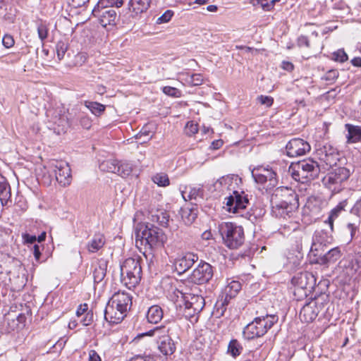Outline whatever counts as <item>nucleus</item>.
<instances>
[{
    "instance_id": "f257e3e1",
    "label": "nucleus",
    "mask_w": 361,
    "mask_h": 361,
    "mask_svg": "<svg viewBox=\"0 0 361 361\" xmlns=\"http://www.w3.org/2000/svg\"><path fill=\"white\" fill-rule=\"evenodd\" d=\"M46 172L42 176L44 184L49 185L55 179L61 185H68L71 182V171L68 163L63 161H52L44 166Z\"/></svg>"
},
{
    "instance_id": "f03ea898",
    "label": "nucleus",
    "mask_w": 361,
    "mask_h": 361,
    "mask_svg": "<svg viewBox=\"0 0 361 361\" xmlns=\"http://www.w3.org/2000/svg\"><path fill=\"white\" fill-rule=\"evenodd\" d=\"M319 172L318 163L311 159L292 163L288 169L292 178L302 183L317 178Z\"/></svg>"
},
{
    "instance_id": "7ed1b4c3",
    "label": "nucleus",
    "mask_w": 361,
    "mask_h": 361,
    "mask_svg": "<svg viewBox=\"0 0 361 361\" xmlns=\"http://www.w3.org/2000/svg\"><path fill=\"white\" fill-rule=\"evenodd\" d=\"M142 278V268L138 258H128L121 265V281L128 288H135Z\"/></svg>"
},
{
    "instance_id": "20e7f679",
    "label": "nucleus",
    "mask_w": 361,
    "mask_h": 361,
    "mask_svg": "<svg viewBox=\"0 0 361 361\" xmlns=\"http://www.w3.org/2000/svg\"><path fill=\"white\" fill-rule=\"evenodd\" d=\"M219 231L224 243L230 249H238L245 241L243 228L231 222H222L219 225Z\"/></svg>"
},
{
    "instance_id": "39448f33",
    "label": "nucleus",
    "mask_w": 361,
    "mask_h": 361,
    "mask_svg": "<svg viewBox=\"0 0 361 361\" xmlns=\"http://www.w3.org/2000/svg\"><path fill=\"white\" fill-rule=\"evenodd\" d=\"M278 316L275 314L257 317L244 328L243 336L247 339L261 337L278 322Z\"/></svg>"
},
{
    "instance_id": "423d86ee",
    "label": "nucleus",
    "mask_w": 361,
    "mask_h": 361,
    "mask_svg": "<svg viewBox=\"0 0 361 361\" xmlns=\"http://www.w3.org/2000/svg\"><path fill=\"white\" fill-rule=\"evenodd\" d=\"M350 175V169L345 167H338L329 171L323 178L322 183L332 192L338 193L345 187Z\"/></svg>"
},
{
    "instance_id": "0eeeda50",
    "label": "nucleus",
    "mask_w": 361,
    "mask_h": 361,
    "mask_svg": "<svg viewBox=\"0 0 361 361\" xmlns=\"http://www.w3.org/2000/svg\"><path fill=\"white\" fill-rule=\"evenodd\" d=\"M136 238H140L151 250L164 247L167 241V235L162 229L153 225H146L140 233H136Z\"/></svg>"
},
{
    "instance_id": "6e6552de",
    "label": "nucleus",
    "mask_w": 361,
    "mask_h": 361,
    "mask_svg": "<svg viewBox=\"0 0 361 361\" xmlns=\"http://www.w3.org/2000/svg\"><path fill=\"white\" fill-rule=\"evenodd\" d=\"M169 329L165 326H156L153 329L143 334L145 336H156L158 338V349L164 355H171L176 350V345L169 335Z\"/></svg>"
},
{
    "instance_id": "1a4fd4ad",
    "label": "nucleus",
    "mask_w": 361,
    "mask_h": 361,
    "mask_svg": "<svg viewBox=\"0 0 361 361\" xmlns=\"http://www.w3.org/2000/svg\"><path fill=\"white\" fill-rule=\"evenodd\" d=\"M255 181L263 185L267 190H271L278 184L277 174L271 168L257 166L252 171Z\"/></svg>"
},
{
    "instance_id": "9d476101",
    "label": "nucleus",
    "mask_w": 361,
    "mask_h": 361,
    "mask_svg": "<svg viewBox=\"0 0 361 361\" xmlns=\"http://www.w3.org/2000/svg\"><path fill=\"white\" fill-rule=\"evenodd\" d=\"M271 203L281 204L289 206V209H298L299 207L298 197L295 192L290 188H279L272 195Z\"/></svg>"
},
{
    "instance_id": "9b49d317",
    "label": "nucleus",
    "mask_w": 361,
    "mask_h": 361,
    "mask_svg": "<svg viewBox=\"0 0 361 361\" xmlns=\"http://www.w3.org/2000/svg\"><path fill=\"white\" fill-rule=\"evenodd\" d=\"M226 204L229 212L239 214L243 216V212L249 204L247 195L242 190L235 192V193H229L226 199Z\"/></svg>"
},
{
    "instance_id": "f8f14e48",
    "label": "nucleus",
    "mask_w": 361,
    "mask_h": 361,
    "mask_svg": "<svg viewBox=\"0 0 361 361\" xmlns=\"http://www.w3.org/2000/svg\"><path fill=\"white\" fill-rule=\"evenodd\" d=\"M297 210L291 209L290 211L289 206L271 203V213L274 216L279 219L290 220L289 225H283L284 228L287 227L289 231H295L298 227V222L293 220Z\"/></svg>"
},
{
    "instance_id": "ddd939ff",
    "label": "nucleus",
    "mask_w": 361,
    "mask_h": 361,
    "mask_svg": "<svg viewBox=\"0 0 361 361\" xmlns=\"http://www.w3.org/2000/svg\"><path fill=\"white\" fill-rule=\"evenodd\" d=\"M324 304L317 300H314L305 304L300 310V319L303 322H313L319 313L324 309Z\"/></svg>"
},
{
    "instance_id": "4468645a",
    "label": "nucleus",
    "mask_w": 361,
    "mask_h": 361,
    "mask_svg": "<svg viewBox=\"0 0 361 361\" xmlns=\"http://www.w3.org/2000/svg\"><path fill=\"white\" fill-rule=\"evenodd\" d=\"M213 276L212 267L207 262H201L193 270L190 280L196 284H203L208 282Z\"/></svg>"
},
{
    "instance_id": "2eb2a0df",
    "label": "nucleus",
    "mask_w": 361,
    "mask_h": 361,
    "mask_svg": "<svg viewBox=\"0 0 361 361\" xmlns=\"http://www.w3.org/2000/svg\"><path fill=\"white\" fill-rule=\"evenodd\" d=\"M310 149V144L300 138H293L286 145V154L290 157L305 155Z\"/></svg>"
},
{
    "instance_id": "dca6fc26",
    "label": "nucleus",
    "mask_w": 361,
    "mask_h": 361,
    "mask_svg": "<svg viewBox=\"0 0 361 361\" xmlns=\"http://www.w3.org/2000/svg\"><path fill=\"white\" fill-rule=\"evenodd\" d=\"M127 312L109 300L104 310V319L110 324H118L126 316Z\"/></svg>"
},
{
    "instance_id": "f3484780",
    "label": "nucleus",
    "mask_w": 361,
    "mask_h": 361,
    "mask_svg": "<svg viewBox=\"0 0 361 361\" xmlns=\"http://www.w3.org/2000/svg\"><path fill=\"white\" fill-rule=\"evenodd\" d=\"M92 13L94 16L98 18L100 24L103 27L116 25L117 14L114 8H102L95 6Z\"/></svg>"
},
{
    "instance_id": "a211bd4d",
    "label": "nucleus",
    "mask_w": 361,
    "mask_h": 361,
    "mask_svg": "<svg viewBox=\"0 0 361 361\" xmlns=\"http://www.w3.org/2000/svg\"><path fill=\"white\" fill-rule=\"evenodd\" d=\"M241 178L238 175H228L220 178L214 184L216 188L221 186V190H226L227 191L235 193V192L240 191V183Z\"/></svg>"
},
{
    "instance_id": "6ab92c4d",
    "label": "nucleus",
    "mask_w": 361,
    "mask_h": 361,
    "mask_svg": "<svg viewBox=\"0 0 361 361\" xmlns=\"http://www.w3.org/2000/svg\"><path fill=\"white\" fill-rule=\"evenodd\" d=\"M292 283L301 289L312 288L316 283L314 276L308 271L295 274L291 280Z\"/></svg>"
},
{
    "instance_id": "aec40b11",
    "label": "nucleus",
    "mask_w": 361,
    "mask_h": 361,
    "mask_svg": "<svg viewBox=\"0 0 361 361\" xmlns=\"http://www.w3.org/2000/svg\"><path fill=\"white\" fill-rule=\"evenodd\" d=\"M198 259L197 255L193 252H187L176 259L174 262L175 269L179 274L184 273L191 268Z\"/></svg>"
},
{
    "instance_id": "412c9836",
    "label": "nucleus",
    "mask_w": 361,
    "mask_h": 361,
    "mask_svg": "<svg viewBox=\"0 0 361 361\" xmlns=\"http://www.w3.org/2000/svg\"><path fill=\"white\" fill-rule=\"evenodd\" d=\"M185 305L188 308H192L194 312H200L204 307L205 302L202 296L192 293H183Z\"/></svg>"
},
{
    "instance_id": "4be33fe9",
    "label": "nucleus",
    "mask_w": 361,
    "mask_h": 361,
    "mask_svg": "<svg viewBox=\"0 0 361 361\" xmlns=\"http://www.w3.org/2000/svg\"><path fill=\"white\" fill-rule=\"evenodd\" d=\"M109 300L120 306L121 310H124L126 312L130 309L132 305V296L124 291L115 293Z\"/></svg>"
},
{
    "instance_id": "5701e85b",
    "label": "nucleus",
    "mask_w": 361,
    "mask_h": 361,
    "mask_svg": "<svg viewBox=\"0 0 361 361\" xmlns=\"http://www.w3.org/2000/svg\"><path fill=\"white\" fill-rule=\"evenodd\" d=\"M345 128L348 131L345 136L348 144L361 142V126L346 123Z\"/></svg>"
},
{
    "instance_id": "b1692460",
    "label": "nucleus",
    "mask_w": 361,
    "mask_h": 361,
    "mask_svg": "<svg viewBox=\"0 0 361 361\" xmlns=\"http://www.w3.org/2000/svg\"><path fill=\"white\" fill-rule=\"evenodd\" d=\"M152 0H129L128 8L134 15L142 13L149 8Z\"/></svg>"
},
{
    "instance_id": "393cba45",
    "label": "nucleus",
    "mask_w": 361,
    "mask_h": 361,
    "mask_svg": "<svg viewBox=\"0 0 361 361\" xmlns=\"http://www.w3.org/2000/svg\"><path fill=\"white\" fill-rule=\"evenodd\" d=\"M107 267V260L102 258L97 261L93 271L94 283H99L103 281L106 274Z\"/></svg>"
},
{
    "instance_id": "a878e982",
    "label": "nucleus",
    "mask_w": 361,
    "mask_h": 361,
    "mask_svg": "<svg viewBox=\"0 0 361 361\" xmlns=\"http://www.w3.org/2000/svg\"><path fill=\"white\" fill-rule=\"evenodd\" d=\"M347 205V201L343 200L339 202L330 212L328 219L324 221L329 226L331 231H334V222L341 215V212L345 210Z\"/></svg>"
},
{
    "instance_id": "bb28decb",
    "label": "nucleus",
    "mask_w": 361,
    "mask_h": 361,
    "mask_svg": "<svg viewBox=\"0 0 361 361\" xmlns=\"http://www.w3.org/2000/svg\"><path fill=\"white\" fill-rule=\"evenodd\" d=\"M105 244V237L102 233H95L87 245L90 252L94 253L99 250Z\"/></svg>"
},
{
    "instance_id": "cd10ccee",
    "label": "nucleus",
    "mask_w": 361,
    "mask_h": 361,
    "mask_svg": "<svg viewBox=\"0 0 361 361\" xmlns=\"http://www.w3.org/2000/svg\"><path fill=\"white\" fill-rule=\"evenodd\" d=\"M182 196L185 200L186 198H188L190 200H202L204 198V190L202 186L200 185L186 188L185 190L182 191Z\"/></svg>"
},
{
    "instance_id": "c85d7f7f",
    "label": "nucleus",
    "mask_w": 361,
    "mask_h": 361,
    "mask_svg": "<svg viewBox=\"0 0 361 361\" xmlns=\"http://www.w3.org/2000/svg\"><path fill=\"white\" fill-rule=\"evenodd\" d=\"M163 315V310L160 306L152 305L148 309L146 317L148 322L157 324L162 319Z\"/></svg>"
},
{
    "instance_id": "c756f323",
    "label": "nucleus",
    "mask_w": 361,
    "mask_h": 361,
    "mask_svg": "<svg viewBox=\"0 0 361 361\" xmlns=\"http://www.w3.org/2000/svg\"><path fill=\"white\" fill-rule=\"evenodd\" d=\"M11 196V188L6 179L0 174V200L2 204H6Z\"/></svg>"
},
{
    "instance_id": "7c9ffc66",
    "label": "nucleus",
    "mask_w": 361,
    "mask_h": 361,
    "mask_svg": "<svg viewBox=\"0 0 361 361\" xmlns=\"http://www.w3.org/2000/svg\"><path fill=\"white\" fill-rule=\"evenodd\" d=\"M243 348L237 339H231L228 345L227 353L232 357L236 358L243 352Z\"/></svg>"
},
{
    "instance_id": "2f4dec72",
    "label": "nucleus",
    "mask_w": 361,
    "mask_h": 361,
    "mask_svg": "<svg viewBox=\"0 0 361 361\" xmlns=\"http://www.w3.org/2000/svg\"><path fill=\"white\" fill-rule=\"evenodd\" d=\"M84 104L96 116H100L106 109L105 105L97 102L85 101Z\"/></svg>"
},
{
    "instance_id": "473e14b6",
    "label": "nucleus",
    "mask_w": 361,
    "mask_h": 361,
    "mask_svg": "<svg viewBox=\"0 0 361 361\" xmlns=\"http://www.w3.org/2000/svg\"><path fill=\"white\" fill-rule=\"evenodd\" d=\"M180 216L186 225H190L197 218V213L192 208L185 207L181 209Z\"/></svg>"
},
{
    "instance_id": "72a5a7b5",
    "label": "nucleus",
    "mask_w": 361,
    "mask_h": 361,
    "mask_svg": "<svg viewBox=\"0 0 361 361\" xmlns=\"http://www.w3.org/2000/svg\"><path fill=\"white\" fill-rule=\"evenodd\" d=\"M133 171V165L126 161H118L116 173L121 177L128 176Z\"/></svg>"
},
{
    "instance_id": "f704fd0d",
    "label": "nucleus",
    "mask_w": 361,
    "mask_h": 361,
    "mask_svg": "<svg viewBox=\"0 0 361 361\" xmlns=\"http://www.w3.org/2000/svg\"><path fill=\"white\" fill-rule=\"evenodd\" d=\"M117 164H118V160L108 159L103 161L99 164V169L102 171L116 173Z\"/></svg>"
},
{
    "instance_id": "c9c22d12",
    "label": "nucleus",
    "mask_w": 361,
    "mask_h": 361,
    "mask_svg": "<svg viewBox=\"0 0 361 361\" xmlns=\"http://www.w3.org/2000/svg\"><path fill=\"white\" fill-rule=\"evenodd\" d=\"M341 257V250L336 247L331 249L324 256V259L326 263H334Z\"/></svg>"
},
{
    "instance_id": "e433bc0d",
    "label": "nucleus",
    "mask_w": 361,
    "mask_h": 361,
    "mask_svg": "<svg viewBox=\"0 0 361 361\" xmlns=\"http://www.w3.org/2000/svg\"><path fill=\"white\" fill-rule=\"evenodd\" d=\"M185 82L191 86L200 85L203 82V76L201 74L195 73L192 75L187 74L184 78Z\"/></svg>"
},
{
    "instance_id": "4c0bfd02",
    "label": "nucleus",
    "mask_w": 361,
    "mask_h": 361,
    "mask_svg": "<svg viewBox=\"0 0 361 361\" xmlns=\"http://www.w3.org/2000/svg\"><path fill=\"white\" fill-rule=\"evenodd\" d=\"M123 0H99L96 6L101 7L102 8H112V7L116 6L117 8H120L123 6Z\"/></svg>"
},
{
    "instance_id": "58836bf2",
    "label": "nucleus",
    "mask_w": 361,
    "mask_h": 361,
    "mask_svg": "<svg viewBox=\"0 0 361 361\" xmlns=\"http://www.w3.org/2000/svg\"><path fill=\"white\" fill-rule=\"evenodd\" d=\"M152 180L160 187H166L170 184L168 176L164 173H159L154 175L152 177Z\"/></svg>"
},
{
    "instance_id": "ea45409f",
    "label": "nucleus",
    "mask_w": 361,
    "mask_h": 361,
    "mask_svg": "<svg viewBox=\"0 0 361 361\" xmlns=\"http://www.w3.org/2000/svg\"><path fill=\"white\" fill-rule=\"evenodd\" d=\"M329 156L324 158V162H325L326 165L331 166L336 164L338 160V154L336 152L335 149H332L330 146L329 147Z\"/></svg>"
},
{
    "instance_id": "a19ab883",
    "label": "nucleus",
    "mask_w": 361,
    "mask_h": 361,
    "mask_svg": "<svg viewBox=\"0 0 361 361\" xmlns=\"http://www.w3.org/2000/svg\"><path fill=\"white\" fill-rule=\"evenodd\" d=\"M227 288L229 289L227 295L233 297L241 289V284L238 281H233L228 285Z\"/></svg>"
},
{
    "instance_id": "79ce46f5",
    "label": "nucleus",
    "mask_w": 361,
    "mask_h": 361,
    "mask_svg": "<svg viewBox=\"0 0 361 361\" xmlns=\"http://www.w3.org/2000/svg\"><path fill=\"white\" fill-rule=\"evenodd\" d=\"M68 49L67 44L63 41H59L56 45V51L59 60H61Z\"/></svg>"
},
{
    "instance_id": "37998d69",
    "label": "nucleus",
    "mask_w": 361,
    "mask_h": 361,
    "mask_svg": "<svg viewBox=\"0 0 361 361\" xmlns=\"http://www.w3.org/2000/svg\"><path fill=\"white\" fill-rule=\"evenodd\" d=\"M198 131L197 123L193 121L187 122L185 126V133L188 136H192L197 133Z\"/></svg>"
},
{
    "instance_id": "c03bdc74",
    "label": "nucleus",
    "mask_w": 361,
    "mask_h": 361,
    "mask_svg": "<svg viewBox=\"0 0 361 361\" xmlns=\"http://www.w3.org/2000/svg\"><path fill=\"white\" fill-rule=\"evenodd\" d=\"M348 59V55L343 49H338L332 54V59L335 61L343 63L346 61Z\"/></svg>"
},
{
    "instance_id": "a18cd8bd",
    "label": "nucleus",
    "mask_w": 361,
    "mask_h": 361,
    "mask_svg": "<svg viewBox=\"0 0 361 361\" xmlns=\"http://www.w3.org/2000/svg\"><path fill=\"white\" fill-rule=\"evenodd\" d=\"M338 77V72L337 70L331 69L328 71L324 75L322 78V80H324L330 83L334 82Z\"/></svg>"
},
{
    "instance_id": "49530a36",
    "label": "nucleus",
    "mask_w": 361,
    "mask_h": 361,
    "mask_svg": "<svg viewBox=\"0 0 361 361\" xmlns=\"http://www.w3.org/2000/svg\"><path fill=\"white\" fill-rule=\"evenodd\" d=\"M162 90H163V92L165 94H166L168 96H170V97H172L177 98V97H179L180 96V90H178L176 87H170V86H166V87H163Z\"/></svg>"
},
{
    "instance_id": "de8ad7c7",
    "label": "nucleus",
    "mask_w": 361,
    "mask_h": 361,
    "mask_svg": "<svg viewBox=\"0 0 361 361\" xmlns=\"http://www.w3.org/2000/svg\"><path fill=\"white\" fill-rule=\"evenodd\" d=\"M200 312H194V310L192 308H188V307L185 306L184 310V315L186 318H188L191 322H196L198 320L197 314Z\"/></svg>"
},
{
    "instance_id": "09e8293b",
    "label": "nucleus",
    "mask_w": 361,
    "mask_h": 361,
    "mask_svg": "<svg viewBox=\"0 0 361 361\" xmlns=\"http://www.w3.org/2000/svg\"><path fill=\"white\" fill-rule=\"evenodd\" d=\"M37 33L39 38L44 41L48 35V28L47 25L42 23H40L37 25Z\"/></svg>"
},
{
    "instance_id": "8fccbe9b",
    "label": "nucleus",
    "mask_w": 361,
    "mask_h": 361,
    "mask_svg": "<svg viewBox=\"0 0 361 361\" xmlns=\"http://www.w3.org/2000/svg\"><path fill=\"white\" fill-rule=\"evenodd\" d=\"M258 3L261 5V7L264 11H270L271 10L276 2L279 1V0H257Z\"/></svg>"
},
{
    "instance_id": "3c124183",
    "label": "nucleus",
    "mask_w": 361,
    "mask_h": 361,
    "mask_svg": "<svg viewBox=\"0 0 361 361\" xmlns=\"http://www.w3.org/2000/svg\"><path fill=\"white\" fill-rule=\"evenodd\" d=\"M157 222L162 226L166 227L169 224V215L166 212H160L156 215Z\"/></svg>"
},
{
    "instance_id": "603ef678",
    "label": "nucleus",
    "mask_w": 361,
    "mask_h": 361,
    "mask_svg": "<svg viewBox=\"0 0 361 361\" xmlns=\"http://www.w3.org/2000/svg\"><path fill=\"white\" fill-rule=\"evenodd\" d=\"M173 16V12L171 10L166 11L157 20V24L168 23Z\"/></svg>"
},
{
    "instance_id": "864d4df0",
    "label": "nucleus",
    "mask_w": 361,
    "mask_h": 361,
    "mask_svg": "<svg viewBox=\"0 0 361 361\" xmlns=\"http://www.w3.org/2000/svg\"><path fill=\"white\" fill-rule=\"evenodd\" d=\"M2 43L6 48H11L14 45L13 37L10 35H5L2 39Z\"/></svg>"
},
{
    "instance_id": "5fc2aeb1",
    "label": "nucleus",
    "mask_w": 361,
    "mask_h": 361,
    "mask_svg": "<svg viewBox=\"0 0 361 361\" xmlns=\"http://www.w3.org/2000/svg\"><path fill=\"white\" fill-rule=\"evenodd\" d=\"M93 322V313L91 312H87L84 317L80 320V322L83 326H89Z\"/></svg>"
},
{
    "instance_id": "6e6d98bb",
    "label": "nucleus",
    "mask_w": 361,
    "mask_h": 361,
    "mask_svg": "<svg viewBox=\"0 0 361 361\" xmlns=\"http://www.w3.org/2000/svg\"><path fill=\"white\" fill-rule=\"evenodd\" d=\"M163 247L164 248L165 253L169 256L179 249L173 243H169L166 246L164 245Z\"/></svg>"
},
{
    "instance_id": "4d7b16f0",
    "label": "nucleus",
    "mask_w": 361,
    "mask_h": 361,
    "mask_svg": "<svg viewBox=\"0 0 361 361\" xmlns=\"http://www.w3.org/2000/svg\"><path fill=\"white\" fill-rule=\"evenodd\" d=\"M257 99L262 104H264L267 106H271L274 102L273 98L269 96L261 95Z\"/></svg>"
},
{
    "instance_id": "13d9d810",
    "label": "nucleus",
    "mask_w": 361,
    "mask_h": 361,
    "mask_svg": "<svg viewBox=\"0 0 361 361\" xmlns=\"http://www.w3.org/2000/svg\"><path fill=\"white\" fill-rule=\"evenodd\" d=\"M32 254L37 262H39L41 257V246L38 245H34L32 248Z\"/></svg>"
},
{
    "instance_id": "bf43d9fd",
    "label": "nucleus",
    "mask_w": 361,
    "mask_h": 361,
    "mask_svg": "<svg viewBox=\"0 0 361 361\" xmlns=\"http://www.w3.org/2000/svg\"><path fill=\"white\" fill-rule=\"evenodd\" d=\"M129 361H156V358L152 355L136 356Z\"/></svg>"
},
{
    "instance_id": "052dcab7",
    "label": "nucleus",
    "mask_w": 361,
    "mask_h": 361,
    "mask_svg": "<svg viewBox=\"0 0 361 361\" xmlns=\"http://www.w3.org/2000/svg\"><path fill=\"white\" fill-rule=\"evenodd\" d=\"M352 213L360 216H361V198L359 199L355 204H354L353 207L351 210Z\"/></svg>"
},
{
    "instance_id": "680f3d73",
    "label": "nucleus",
    "mask_w": 361,
    "mask_h": 361,
    "mask_svg": "<svg viewBox=\"0 0 361 361\" xmlns=\"http://www.w3.org/2000/svg\"><path fill=\"white\" fill-rule=\"evenodd\" d=\"M80 124L81 126L85 128L89 129L91 127L92 125V121L91 119L87 116H83L80 118Z\"/></svg>"
},
{
    "instance_id": "e2e57ef3",
    "label": "nucleus",
    "mask_w": 361,
    "mask_h": 361,
    "mask_svg": "<svg viewBox=\"0 0 361 361\" xmlns=\"http://www.w3.org/2000/svg\"><path fill=\"white\" fill-rule=\"evenodd\" d=\"M23 239L25 243H30V244H33L37 240V238L35 235H30L28 233L23 234Z\"/></svg>"
},
{
    "instance_id": "0e129e2a",
    "label": "nucleus",
    "mask_w": 361,
    "mask_h": 361,
    "mask_svg": "<svg viewBox=\"0 0 361 361\" xmlns=\"http://www.w3.org/2000/svg\"><path fill=\"white\" fill-rule=\"evenodd\" d=\"M7 321H8V326H10L11 331L18 330V329L20 328V326L18 325V323L16 322V321L15 320L14 318L11 319L10 317H8Z\"/></svg>"
},
{
    "instance_id": "69168bd1",
    "label": "nucleus",
    "mask_w": 361,
    "mask_h": 361,
    "mask_svg": "<svg viewBox=\"0 0 361 361\" xmlns=\"http://www.w3.org/2000/svg\"><path fill=\"white\" fill-rule=\"evenodd\" d=\"M352 267L355 271L361 269V256L357 257L352 260Z\"/></svg>"
},
{
    "instance_id": "338daca9",
    "label": "nucleus",
    "mask_w": 361,
    "mask_h": 361,
    "mask_svg": "<svg viewBox=\"0 0 361 361\" xmlns=\"http://www.w3.org/2000/svg\"><path fill=\"white\" fill-rule=\"evenodd\" d=\"M89 361H102L100 356L95 350H90L89 353Z\"/></svg>"
},
{
    "instance_id": "774afa93",
    "label": "nucleus",
    "mask_w": 361,
    "mask_h": 361,
    "mask_svg": "<svg viewBox=\"0 0 361 361\" xmlns=\"http://www.w3.org/2000/svg\"><path fill=\"white\" fill-rule=\"evenodd\" d=\"M281 68L288 72L293 70L294 66L291 62L283 61L281 63Z\"/></svg>"
}]
</instances>
